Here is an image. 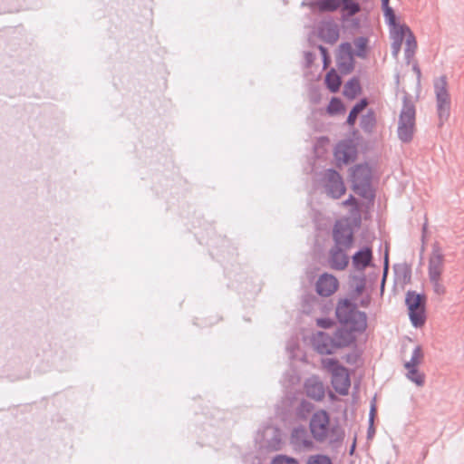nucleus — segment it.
Masks as SVG:
<instances>
[{"label":"nucleus","mask_w":464,"mask_h":464,"mask_svg":"<svg viewBox=\"0 0 464 464\" xmlns=\"http://www.w3.org/2000/svg\"><path fill=\"white\" fill-rule=\"evenodd\" d=\"M309 428L313 438L319 442L334 441L335 428L331 426L330 417L325 411H318L313 414Z\"/></svg>","instance_id":"20e7f679"},{"label":"nucleus","mask_w":464,"mask_h":464,"mask_svg":"<svg viewBox=\"0 0 464 464\" xmlns=\"http://www.w3.org/2000/svg\"><path fill=\"white\" fill-rule=\"evenodd\" d=\"M445 271V256L440 247L434 246L427 260L428 280L437 296H443L447 287L443 281Z\"/></svg>","instance_id":"f03ea898"},{"label":"nucleus","mask_w":464,"mask_h":464,"mask_svg":"<svg viewBox=\"0 0 464 464\" xmlns=\"http://www.w3.org/2000/svg\"><path fill=\"white\" fill-rule=\"evenodd\" d=\"M325 83L332 92H336L341 85L340 76L334 70L330 71L325 76Z\"/></svg>","instance_id":"6ab92c4d"},{"label":"nucleus","mask_w":464,"mask_h":464,"mask_svg":"<svg viewBox=\"0 0 464 464\" xmlns=\"http://www.w3.org/2000/svg\"><path fill=\"white\" fill-rule=\"evenodd\" d=\"M414 70L417 72L418 75L420 74V69L415 65Z\"/></svg>","instance_id":"f704fd0d"},{"label":"nucleus","mask_w":464,"mask_h":464,"mask_svg":"<svg viewBox=\"0 0 464 464\" xmlns=\"http://www.w3.org/2000/svg\"><path fill=\"white\" fill-rule=\"evenodd\" d=\"M356 156L355 146L352 142H340L335 149L334 157L337 163L347 164L353 161Z\"/></svg>","instance_id":"4468645a"},{"label":"nucleus","mask_w":464,"mask_h":464,"mask_svg":"<svg viewBox=\"0 0 464 464\" xmlns=\"http://www.w3.org/2000/svg\"><path fill=\"white\" fill-rule=\"evenodd\" d=\"M423 352L420 345H416L413 349L410 361L405 362L404 367H418L423 361Z\"/></svg>","instance_id":"412c9836"},{"label":"nucleus","mask_w":464,"mask_h":464,"mask_svg":"<svg viewBox=\"0 0 464 464\" xmlns=\"http://www.w3.org/2000/svg\"><path fill=\"white\" fill-rule=\"evenodd\" d=\"M437 100V111L440 124L448 120L450 108V98L447 91V82L444 78L439 79L435 83Z\"/></svg>","instance_id":"6e6552de"},{"label":"nucleus","mask_w":464,"mask_h":464,"mask_svg":"<svg viewBox=\"0 0 464 464\" xmlns=\"http://www.w3.org/2000/svg\"><path fill=\"white\" fill-rule=\"evenodd\" d=\"M371 169L366 165L357 166L352 173L353 189L361 195H365L369 189Z\"/></svg>","instance_id":"9d476101"},{"label":"nucleus","mask_w":464,"mask_h":464,"mask_svg":"<svg viewBox=\"0 0 464 464\" xmlns=\"http://www.w3.org/2000/svg\"><path fill=\"white\" fill-rule=\"evenodd\" d=\"M372 260V251L366 247L354 254L353 263L356 269L362 270L369 266Z\"/></svg>","instance_id":"f3484780"},{"label":"nucleus","mask_w":464,"mask_h":464,"mask_svg":"<svg viewBox=\"0 0 464 464\" xmlns=\"http://www.w3.org/2000/svg\"><path fill=\"white\" fill-rule=\"evenodd\" d=\"M390 26V35L392 41V51L394 57H397L401 45L405 44V54L407 59H411L417 49V42L411 29L405 24H400L395 20L393 23H388Z\"/></svg>","instance_id":"7ed1b4c3"},{"label":"nucleus","mask_w":464,"mask_h":464,"mask_svg":"<svg viewBox=\"0 0 464 464\" xmlns=\"http://www.w3.org/2000/svg\"><path fill=\"white\" fill-rule=\"evenodd\" d=\"M360 90L359 82L351 80L344 85L343 94L350 99H353L360 92Z\"/></svg>","instance_id":"4be33fe9"},{"label":"nucleus","mask_w":464,"mask_h":464,"mask_svg":"<svg viewBox=\"0 0 464 464\" xmlns=\"http://www.w3.org/2000/svg\"><path fill=\"white\" fill-rule=\"evenodd\" d=\"M306 464H333V461L326 455L315 454L309 457Z\"/></svg>","instance_id":"a878e982"},{"label":"nucleus","mask_w":464,"mask_h":464,"mask_svg":"<svg viewBox=\"0 0 464 464\" xmlns=\"http://www.w3.org/2000/svg\"><path fill=\"white\" fill-rule=\"evenodd\" d=\"M425 301V296L416 292L409 291L406 295L405 302L409 317L416 328L422 327L426 322Z\"/></svg>","instance_id":"423d86ee"},{"label":"nucleus","mask_w":464,"mask_h":464,"mask_svg":"<svg viewBox=\"0 0 464 464\" xmlns=\"http://www.w3.org/2000/svg\"><path fill=\"white\" fill-rule=\"evenodd\" d=\"M343 206H347L351 208V214L352 215H357L358 214V208H357V202L353 197H350L347 200L343 202Z\"/></svg>","instance_id":"7c9ffc66"},{"label":"nucleus","mask_w":464,"mask_h":464,"mask_svg":"<svg viewBox=\"0 0 464 464\" xmlns=\"http://www.w3.org/2000/svg\"><path fill=\"white\" fill-rule=\"evenodd\" d=\"M354 45H355V51H354L355 54L357 56L363 57L365 55L366 48H367L366 39H364V38L357 39L354 42Z\"/></svg>","instance_id":"c85d7f7f"},{"label":"nucleus","mask_w":464,"mask_h":464,"mask_svg":"<svg viewBox=\"0 0 464 464\" xmlns=\"http://www.w3.org/2000/svg\"><path fill=\"white\" fill-rule=\"evenodd\" d=\"M367 106L366 100H362L360 102H358L351 111L347 122L349 125H353L355 123V121L357 119L358 114L362 111L365 107Z\"/></svg>","instance_id":"b1692460"},{"label":"nucleus","mask_w":464,"mask_h":464,"mask_svg":"<svg viewBox=\"0 0 464 464\" xmlns=\"http://www.w3.org/2000/svg\"><path fill=\"white\" fill-rule=\"evenodd\" d=\"M320 51L324 58V63L326 64L327 63L326 50H325V48L321 46Z\"/></svg>","instance_id":"473e14b6"},{"label":"nucleus","mask_w":464,"mask_h":464,"mask_svg":"<svg viewBox=\"0 0 464 464\" xmlns=\"http://www.w3.org/2000/svg\"><path fill=\"white\" fill-rule=\"evenodd\" d=\"M313 345L322 354H330L336 350L334 339L322 332L314 336Z\"/></svg>","instance_id":"2eb2a0df"},{"label":"nucleus","mask_w":464,"mask_h":464,"mask_svg":"<svg viewBox=\"0 0 464 464\" xmlns=\"http://www.w3.org/2000/svg\"><path fill=\"white\" fill-rule=\"evenodd\" d=\"M415 107L411 102H404L398 122V136L403 142H410L415 131Z\"/></svg>","instance_id":"0eeeda50"},{"label":"nucleus","mask_w":464,"mask_h":464,"mask_svg":"<svg viewBox=\"0 0 464 464\" xmlns=\"http://www.w3.org/2000/svg\"><path fill=\"white\" fill-rule=\"evenodd\" d=\"M272 464H298V462L293 458L278 456L273 460Z\"/></svg>","instance_id":"c756f323"},{"label":"nucleus","mask_w":464,"mask_h":464,"mask_svg":"<svg viewBox=\"0 0 464 464\" xmlns=\"http://www.w3.org/2000/svg\"><path fill=\"white\" fill-rule=\"evenodd\" d=\"M333 237L337 246H343L345 249H350L353 242V233L348 219H342L336 222Z\"/></svg>","instance_id":"1a4fd4ad"},{"label":"nucleus","mask_w":464,"mask_h":464,"mask_svg":"<svg viewBox=\"0 0 464 464\" xmlns=\"http://www.w3.org/2000/svg\"><path fill=\"white\" fill-rule=\"evenodd\" d=\"M343 10L347 12L349 15H353L360 11L358 3L353 0H343Z\"/></svg>","instance_id":"bb28decb"},{"label":"nucleus","mask_w":464,"mask_h":464,"mask_svg":"<svg viewBox=\"0 0 464 464\" xmlns=\"http://www.w3.org/2000/svg\"><path fill=\"white\" fill-rule=\"evenodd\" d=\"M320 11H334L340 6L339 0H321L314 4Z\"/></svg>","instance_id":"5701e85b"},{"label":"nucleus","mask_w":464,"mask_h":464,"mask_svg":"<svg viewBox=\"0 0 464 464\" xmlns=\"http://www.w3.org/2000/svg\"><path fill=\"white\" fill-rule=\"evenodd\" d=\"M339 287L337 278L330 274H323L316 282V292L321 296H330L334 295Z\"/></svg>","instance_id":"f8f14e48"},{"label":"nucleus","mask_w":464,"mask_h":464,"mask_svg":"<svg viewBox=\"0 0 464 464\" xmlns=\"http://www.w3.org/2000/svg\"><path fill=\"white\" fill-rule=\"evenodd\" d=\"M407 370L406 376L411 382H413L418 386H422L425 382V375L420 372L418 367H405Z\"/></svg>","instance_id":"aec40b11"},{"label":"nucleus","mask_w":464,"mask_h":464,"mask_svg":"<svg viewBox=\"0 0 464 464\" xmlns=\"http://www.w3.org/2000/svg\"><path fill=\"white\" fill-rule=\"evenodd\" d=\"M325 188L327 193L334 198H339L344 195L346 188L338 172L329 169L325 172Z\"/></svg>","instance_id":"9b49d317"},{"label":"nucleus","mask_w":464,"mask_h":464,"mask_svg":"<svg viewBox=\"0 0 464 464\" xmlns=\"http://www.w3.org/2000/svg\"><path fill=\"white\" fill-rule=\"evenodd\" d=\"M339 67L344 71H350L352 68L351 45L343 44L340 49V57L338 61Z\"/></svg>","instance_id":"a211bd4d"},{"label":"nucleus","mask_w":464,"mask_h":464,"mask_svg":"<svg viewBox=\"0 0 464 464\" xmlns=\"http://www.w3.org/2000/svg\"><path fill=\"white\" fill-rule=\"evenodd\" d=\"M343 246H334L329 252L328 262L334 270H344L349 264V257Z\"/></svg>","instance_id":"ddd939ff"},{"label":"nucleus","mask_w":464,"mask_h":464,"mask_svg":"<svg viewBox=\"0 0 464 464\" xmlns=\"http://www.w3.org/2000/svg\"><path fill=\"white\" fill-rule=\"evenodd\" d=\"M322 363L324 368L332 374L334 389L342 395L347 394L351 386L347 369L333 359H324L322 361Z\"/></svg>","instance_id":"39448f33"},{"label":"nucleus","mask_w":464,"mask_h":464,"mask_svg":"<svg viewBox=\"0 0 464 464\" xmlns=\"http://www.w3.org/2000/svg\"><path fill=\"white\" fill-rule=\"evenodd\" d=\"M382 5L387 23H393V20H395L396 16L392 7L389 6V0H382Z\"/></svg>","instance_id":"cd10ccee"},{"label":"nucleus","mask_w":464,"mask_h":464,"mask_svg":"<svg viewBox=\"0 0 464 464\" xmlns=\"http://www.w3.org/2000/svg\"><path fill=\"white\" fill-rule=\"evenodd\" d=\"M318 325H320L321 327H324V328H327V327H330L332 323L330 320H325V319H320L318 320Z\"/></svg>","instance_id":"2f4dec72"},{"label":"nucleus","mask_w":464,"mask_h":464,"mask_svg":"<svg viewBox=\"0 0 464 464\" xmlns=\"http://www.w3.org/2000/svg\"><path fill=\"white\" fill-rule=\"evenodd\" d=\"M363 285H360V286H357V292L358 294H360L362 292V289Z\"/></svg>","instance_id":"72a5a7b5"},{"label":"nucleus","mask_w":464,"mask_h":464,"mask_svg":"<svg viewBox=\"0 0 464 464\" xmlns=\"http://www.w3.org/2000/svg\"><path fill=\"white\" fill-rule=\"evenodd\" d=\"M343 111L344 107L341 100L337 98H333L327 107V112L331 115H334L343 112Z\"/></svg>","instance_id":"393cba45"},{"label":"nucleus","mask_w":464,"mask_h":464,"mask_svg":"<svg viewBox=\"0 0 464 464\" xmlns=\"http://www.w3.org/2000/svg\"><path fill=\"white\" fill-rule=\"evenodd\" d=\"M336 316L343 324V329L338 330L334 336L335 348L348 346L354 341L353 333H362L367 327V319L364 313L360 312L348 300L338 302Z\"/></svg>","instance_id":"f257e3e1"},{"label":"nucleus","mask_w":464,"mask_h":464,"mask_svg":"<svg viewBox=\"0 0 464 464\" xmlns=\"http://www.w3.org/2000/svg\"><path fill=\"white\" fill-rule=\"evenodd\" d=\"M305 392L307 396L316 401H320L324 397V385L316 379H310L306 382Z\"/></svg>","instance_id":"dca6fc26"}]
</instances>
